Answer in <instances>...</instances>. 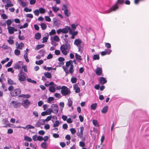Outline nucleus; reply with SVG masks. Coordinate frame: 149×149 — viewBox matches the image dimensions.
<instances>
[{
  "label": "nucleus",
  "mask_w": 149,
  "mask_h": 149,
  "mask_svg": "<svg viewBox=\"0 0 149 149\" xmlns=\"http://www.w3.org/2000/svg\"><path fill=\"white\" fill-rule=\"evenodd\" d=\"M38 53L39 54H41L42 57H43L45 55V51L43 49H41L39 51Z\"/></svg>",
  "instance_id": "nucleus-33"
},
{
  "label": "nucleus",
  "mask_w": 149,
  "mask_h": 149,
  "mask_svg": "<svg viewBox=\"0 0 149 149\" xmlns=\"http://www.w3.org/2000/svg\"><path fill=\"white\" fill-rule=\"evenodd\" d=\"M8 84L10 85H13L16 84L15 83L13 82V80L9 78H8Z\"/></svg>",
  "instance_id": "nucleus-34"
},
{
  "label": "nucleus",
  "mask_w": 149,
  "mask_h": 149,
  "mask_svg": "<svg viewBox=\"0 0 149 149\" xmlns=\"http://www.w3.org/2000/svg\"><path fill=\"white\" fill-rule=\"evenodd\" d=\"M21 90L19 88H15L10 91V94L12 97H15L19 95L21 93Z\"/></svg>",
  "instance_id": "nucleus-4"
},
{
  "label": "nucleus",
  "mask_w": 149,
  "mask_h": 149,
  "mask_svg": "<svg viewBox=\"0 0 149 149\" xmlns=\"http://www.w3.org/2000/svg\"><path fill=\"white\" fill-rule=\"evenodd\" d=\"M24 74H21L18 75V77H19L18 79L20 81H23L26 80V77Z\"/></svg>",
  "instance_id": "nucleus-12"
},
{
  "label": "nucleus",
  "mask_w": 149,
  "mask_h": 149,
  "mask_svg": "<svg viewBox=\"0 0 149 149\" xmlns=\"http://www.w3.org/2000/svg\"><path fill=\"white\" fill-rule=\"evenodd\" d=\"M93 123L95 126L98 127L99 126L98 121L94 119L93 120Z\"/></svg>",
  "instance_id": "nucleus-29"
},
{
  "label": "nucleus",
  "mask_w": 149,
  "mask_h": 149,
  "mask_svg": "<svg viewBox=\"0 0 149 149\" xmlns=\"http://www.w3.org/2000/svg\"><path fill=\"white\" fill-rule=\"evenodd\" d=\"M40 26L42 30H45L47 28L46 25L44 23H42L40 24Z\"/></svg>",
  "instance_id": "nucleus-40"
},
{
  "label": "nucleus",
  "mask_w": 149,
  "mask_h": 149,
  "mask_svg": "<svg viewBox=\"0 0 149 149\" xmlns=\"http://www.w3.org/2000/svg\"><path fill=\"white\" fill-rule=\"evenodd\" d=\"M62 94L65 96L70 93V91L66 86H63L62 87V89L61 91Z\"/></svg>",
  "instance_id": "nucleus-3"
},
{
  "label": "nucleus",
  "mask_w": 149,
  "mask_h": 149,
  "mask_svg": "<svg viewBox=\"0 0 149 149\" xmlns=\"http://www.w3.org/2000/svg\"><path fill=\"white\" fill-rule=\"evenodd\" d=\"M43 63V61L42 60H40L38 61H36L35 62V63L37 65H40Z\"/></svg>",
  "instance_id": "nucleus-47"
},
{
  "label": "nucleus",
  "mask_w": 149,
  "mask_h": 149,
  "mask_svg": "<svg viewBox=\"0 0 149 149\" xmlns=\"http://www.w3.org/2000/svg\"><path fill=\"white\" fill-rule=\"evenodd\" d=\"M51 107L52 108V109H53V113L56 114L58 113V106L56 104H52V105L51 106Z\"/></svg>",
  "instance_id": "nucleus-6"
},
{
  "label": "nucleus",
  "mask_w": 149,
  "mask_h": 149,
  "mask_svg": "<svg viewBox=\"0 0 149 149\" xmlns=\"http://www.w3.org/2000/svg\"><path fill=\"white\" fill-rule=\"evenodd\" d=\"M14 68L16 69H19L21 67L18 63H16L15 65Z\"/></svg>",
  "instance_id": "nucleus-50"
},
{
  "label": "nucleus",
  "mask_w": 149,
  "mask_h": 149,
  "mask_svg": "<svg viewBox=\"0 0 149 149\" xmlns=\"http://www.w3.org/2000/svg\"><path fill=\"white\" fill-rule=\"evenodd\" d=\"M18 38L20 40H23L25 39V37L23 36L18 35Z\"/></svg>",
  "instance_id": "nucleus-62"
},
{
  "label": "nucleus",
  "mask_w": 149,
  "mask_h": 149,
  "mask_svg": "<svg viewBox=\"0 0 149 149\" xmlns=\"http://www.w3.org/2000/svg\"><path fill=\"white\" fill-rule=\"evenodd\" d=\"M26 127H27V130L30 129H34V127L31 125H27L26 126Z\"/></svg>",
  "instance_id": "nucleus-53"
},
{
  "label": "nucleus",
  "mask_w": 149,
  "mask_h": 149,
  "mask_svg": "<svg viewBox=\"0 0 149 149\" xmlns=\"http://www.w3.org/2000/svg\"><path fill=\"white\" fill-rule=\"evenodd\" d=\"M39 10V12L41 14H44L46 12L45 9L43 8H40Z\"/></svg>",
  "instance_id": "nucleus-39"
},
{
  "label": "nucleus",
  "mask_w": 149,
  "mask_h": 149,
  "mask_svg": "<svg viewBox=\"0 0 149 149\" xmlns=\"http://www.w3.org/2000/svg\"><path fill=\"white\" fill-rule=\"evenodd\" d=\"M20 5H21L23 7L27 6V3L26 2H24L23 1H20Z\"/></svg>",
  "instance_id": "nucleus-54"
},
{
  "label": "nucleus",
  "mask_w": 149,
  "mask_h": 149,
  "mask_svg": "<svg viewBox=\"0 0 149 149\" xmlns=\"http://www.w3.org/2000/svg\"><path fill=\"white\" fill-rule=\"evenodd\" d=\"M100 83L102 84H104L107 83V80L105 78L103 77H100Z\"/></svg>",
  "instance_id": "nucleus-18"
},
{
  "label": "nucleus",
  "mask_w": 149,
  "mask_h": 149,
  "mask_svg": "<svg viewBox=\"0 0 149 149\" xmlns=\"http://www.w3.org/2000/svg\"><path fill=\"white\" fill-rule=\"evenodd\" d=\"M14 52L15 54L17 56L19 55L20 54V51L17 49L15 50Z\"/></svg>",
  "instance_id": "nucleus-46"
},
{
  "label": "nucleus",
  "mask_w": 149,
  "mask_h": 149,
  "mask_svg": "<svg viewBox=\"0 0 149 149\" xmlns=\"http://www.w3.org/2000/svg\"><path fill=\"white\" fill-rule=\"evenodd\" d=\"M52 117V115H50V116H48L45 119H44L45 120V121H48L51 119Z\"/></svg>",
  "instance_id": "nucleus-63"
},
{
  "label": "nucleus",
  "mask_w": 149,
  "mask_h": 149,
  "mask_svg": "<svg viewBox=\"0 0 149 149\" xmlns=\"http://www.w3.org/2000/svg\"><path fill=\"white\" fill-rule=\"evenodd\" d=\"M53 39L56 41H58L59 39V38L57 36H54Z\"/></svg>",
  "instance_id": "nucleus-64"
},
{
  "label": "nucleus",
  "mask_w": 149,
  "mask_h": 149,
  "mask_svg": "<svg viewBox=\"0 0 149 149\" xmlns=\"http://www.w3.org/2000/svg\"><path fill=\"white\" fill-rule=\"evenodd\" d=\"M13 28V27L11 26H9L7 28V29L8 30V32L10 34H13L14 33L13 29V28Z\"/></svg>",
  "instance_id": "nucleus-22"
},
{
  "label": "nucleus",
  "mask_w": 149,
  "mask_h": 149,
  "mask_svg": "<svg viewBox=\"0 0 149 149\" xmlns=\"http://www.w3.org/2000/svg\"><path fill=\"white\" fill-rule=\"evenodd\" d=\"M45 76L47 78H51L52 77V76L51 74L49 72H46L44 73Z\"/></svg>",
  "instance_id": "nucleus-35"
},
{
  "label": "nucleus",
  "mask_w": 149,
  "mask_h": 149,
  "mask_svg": "<svg viewBox=\"0 0 149 149\" xmlns=\"http://www.w3.org/2000/svg\"><path fill=\"white\" fill-rule=\"evenodd\" d=\"M108 106H104L103 108L101 111V112L103 113H106L108 111Z\"/></svg>",
  "instance_id": "nucleus-19"
},
{
  "label": "nucleus",
  "mask_w": 149,
  "mask_h": 149,
  "mask_svg": "<svg viewBox=\"0 0 149 149\" xmlns=\"http://www.w3.org/2000/svg\"><path fill=\"white\" fill-rule=\"evenodd\" d=\"M53 22L54 23V25L56 26H59L60 23L58 22H59V21H58L56 17H54L53 19Z\"/></svg>",
  "instance_id": "nucleus-15"
},
{
  "label": "nucleus",
  "mask_w": 149,
  "mask_h": 149,
  "mask_svg": "<svg viewBox=\"0 0 149 149\" xmlns=\"http://www.w3.org/2000/svg\"><path fill=\"white\" fill-rule=\"evenodd\" d=\"M74 44L78 48V51L81 53L83 50L84 43L79 39H76L74 41Z\"/></svg>",
  "instance_id": "nucleus-2"
},
{
  "label": "nucleus",
  "mask_w": 149,
  "mask_h": 149,
  "mask_svg": "<svg viewBox=\"0 0 149 149\" xmlns=\"http://www.w3.org/2000/svg\"><path fill=\"white\" fill-rule=\"evenodd\" d=\"M27 81L29 82L32 83L33 84H36V83L37 82L34 80H32L31 79L29 78L27 79Z\"/></svg>",
  "instance_id": "nucleus-44"
},
{
  "label": "nucleus",
  "mask_w": 149,
  "mask_h": 149,
  "mask_svg": "<svg viewBox=\"0 0 149 149\" xmlns=\"http://www.w3.org/2000/svg\"><path fill=\"white\" fill-rule=\"evenodd\" d=\"M54 98L53 97H49L47 100V102L48 103H50L51 102L54 100Z\"/></svg>",
  "instance_id": "nucleus-43"
},
{
  "label": "nucleus",
  "mask_w": 149,
  "mask_h": 149,
  "mask_svg": "<svg viewBox=\"0 0 149 149\" xmlns=\"http://www.w3.org/2000/svg\"><path fill=\"white\" fill-rule=\"evenodd\" d=\"M45 20L46 21L48 22H50L51 21V19L49 17V16H45Z\"/></svg>",
  "instance_id": "nucleus-60"
},
{
  "label": "nucleus",
  "mask_w": 149,
  "mask_h": 149,
  "mask_svg": "<svg viewBox=\"0 0 149 149\" xmlns=\"http://www.w3.org/2000/svg\"><path fill=\"white\" fill-rule=\"evenodd\" d=\"M19 97H22L24 98H29L30 97V95L29 94H26V95L22 94L19 95L18 96Z\"/></svg>",
  "instance_id": "nucleus-25"
},
{
  "label": "nucleus",
  "mask_w": 149,
  "mask_h": 149,
  "mask_svg": "<svg viewBox=\"0 0 149 149\" xmlns=\"http://www.w3.org/2000/svg\"><path fill=\"white\" fill-rule=\"evenodd\" d=\"M60 124L58 120H56L55 121V123H54L53 125V127H55L58 126Z\"/></svg>",
  "instance_id": "nucleus-42"
},
{
  "label": "nucleus",
  "mask_w": 149,
  "mask_h": 149,
  "mask_svg": "<svg viewBox=\"0 0 149 149\" xmlns=\"http://www.w3.org/2000/svg\"><path fill=\"white\" fill-rule=\"evenodd\" d=\"M35 38L36 40H39L41 38V35L40 33H36Z\"/></svg>",
  "instance_id": "nucleus-23"
},
{
  "label": "nucleus",
  "mask_w": 149,
  "mask_h": 149,
  "mask_svg": "<svg viewBox=\"0 0 149 149\" xmlns=\"http://www.w3.org/2000/svg\"><path fill=\"white\" fill-rule=\"evenodd\" d=\"M7 42L10 45H13L14 43V40L10 39L8 40Z\"/></svg>",
  "instance_id": "nucleus-56"
},
{
  "label": "nucleus",
  "mask_w": 149,
  "mask_h": 149,
  "mask_svg": "<svg viewBox=\"0 0 149 149\" xmlns=\"http://www.w3.org/2000/svg\"><path fill=\"white\" fill-rule=\"evenodd\" d=\"M80 132H77V134L79 137L81 138L83 137V132L84 130V127H83L81 126L80 127Z\"/></svg>",
  "instance_id": "nucleus-14"
},
{
  "label": "nucleus",
  "mask_w": 149,
  "mask_h": 149,
  "mask_svg": "<svg viewBox=\"0 0 149 149\" xmlns=\"http://www.w3.org/2000/svg\"><path fill=\"white\" fill-rule=\"evenodd\" d=\"M6 23L8 26H10L12 23V21L10 19H8L6 21Z\"/></svg>",
  "instance_id": "nucleus-59"
},
{
  "label": "nucleus",
  "mask_w": 149,
  "mask_h": 149,
  "mask_svg": "<svg viewBox=\"0 0 149 149\" xmlns=\"http://www.w3.org/2000/svg\"><path fill=\"white\" fill-rule=\"evenodd\" d=\"M62 30V33H66L68 32V31L69 32L71 30V29L70 26H65V28L61 29Z\"/></svg>",
  "instance_id": "nucleus-11"
},
{
  "label": "nucleus",
  "mask_w": 149,
  "mask_h": 149,
  "mask_svg": "<svg viewBox=\"0 0 149 149\" xmlns=\"http://www.w3.org/2000/svg\"><path fill=\"white\" fill-rule=\"evenodd\" d=\"M53 111L51 109H48L45 111L42 112L41 113V115L42 116H44L46 115H50Z\"/></svg>",
  "instance_id": "nucleus-8"
},
{
  "label": "nucleus",
  "mask_w": 149,
  "mask_h": 149,
  "mask_svg": "<svg viewBox=\"0 0 149 149\" xmlns=\"http://www.w3.org/2000/svg\"><path fill=\"white\" fill-rule=\"evenodd\" d=\"M93 58L94 60H99L100 57L98 54H95L93 56Z\"/></svg>",
  "instance_id": "nucleus-49"
},
{
  "label": "nucleus",
  "mask_w": 149,
  "mask_h": 149,
  "mask_svg": "<svg viewBox=\"0 0 149 149\" xmlns=\"http://www.w3.org/2000/svg\"><path fill=\"white\" fill-rule=\"evenodd\" d=\"M11 103L13 105V106L15 108H17L19 107L22 105V103L20 102L13 101Z\"/></svg>",
  "instance_id": "nucleus-9"
},
{
  "label": "nucleus",
  "mask_w": 149,
  "mask_h": 149,
  "mask_svg": "<svg viewBox=\"0 0 149 149\" xmlns=\"http://www.w3.org/2000/svg\"><path fill=\"white\" fill-rule=\"evenodd\" d=\"M72 63H73V61L71 60H70L66 62L65 66L66 67H68L70 66Z\"/></svg>",
  "instance_id": "nucleus-38"
},
{
  "label": "nucleus",
  "mask_w": 149,
  "mask_h": 149,
  "mask_svg": "<svg viewBox=\"0 0 149 149\" xmlns=\"http://www.w3.org/2000/svg\"><path fill=\"white\" fill-rule=\"evenodd\" d=\"M24 46V44L21 42L19 44L17 47H16V48L17 49H19L20 50H22Z\"/></svg>",
  "instance_id": "nucleus-21"
},
{
  "label": "nucleus",
  "mask_w": 149,
  "mask_h": 149,
  "mask_svg": "<svg viewBox=\"0 0 149 149\" xmlns=\"http://www.w3.org/2000/svg\"><path fill=\"white\" fill-rule=\"evenodd\" d=\"M28 53L27 52H26L24 54V58L25 59L26 61L28 63L29 62V59L28 58Z\"/></svg>",
  "instance_id": "nucleus-31"
},
{
  "label": "nucleus",
  "mask_w": 149,
  "mask_h": 149,
  "mask_svg": "<svg viewBox=\"0 0 149 149\" xmlns=\"http://www.w3.org/2000/svg\"><path fill=\"white\" fill-rule=\"evenodd\" d=\"M12 62L13 61L12 60L10 61L6 65V67H9L11 65Z\"/></svg>",
  "instance_id": "nucleus-58"
},
{
  "label": "nucleus",
  "mask_w": 149,
  "mask_h": 149,
  "mask_svg": "<svg viewBox=\"0 0 149 149\" xmlns=\"http://www.w3.org/2000/svg\"><path fill=\"white\" fill-rule=\"evenodd\" d=\"M62 10L64 11V14L66 16L68 17L70 15L71 13L68 11L67 6L65 5H63Z\"/></svg>",
  "instance_id": "nucleus-5"
},
{
  "label": "nucleus",
  "mask_w": 149,
  "mask_h": 149,
  "mask_svg": "<svg viewBox=\"0 0 149 149\" xmlns=\"http://www.w3.org/2000/svg\"><path fill=\"white\" fill-rule=\"evenodd\" d=\"M56 31L54 29H52L51 31L49 32V35L50 36H52L53 35H54L56 34Z\"/></svg>",
  "instance_id": "nucleus-52"
},
{
  "label": "nucleus",
  "mask_w": 149,
  "mask_h": 149,
  "mask_svg": "<svg viewBox=\"0 0 149 149\" xmlns=\"http://www.w3.org/2000/svg\"><path fill=\"white\" fill-rule=\"evenodd\" d=\"M49 38L48 34H47V35L46 36L42 38V43L46 42H47V40Z\"/></svg>",
  "instance_id": "nucleus-37"
},
{
  "label": "nucleus",
  "mask_w": 149,
  "mask_h": 149,
  "mask_svg": "<svg viewBox=\"0 0 149 149\" xmlns=\"http://www.w3.org/2000/svg\"><path fill=\"white\" fill-rule=\"evenodd\" d=\"M73 88L74 90H75V93H79L80 92V88L78 87V85L77 84H75V85L73 86Z\"/></svg>",
  "instance_id": "nucleus-17"
},
{
  "label": "nucleus",
  "mask_w": 149,
  "mask_h": 149,
  "mask_svg": "<svg viewBox=\"0 0 149 149\" xmlns=\"http://www.w3.org/2000/svg\"><path fill=\"white\" fill-rule=\"evenodd\" d=\"M24 10L26 12H31L32 11V9H29L27 7H25L24 9Z\"/></svg>",
  "instance_id": "nucleus-57"
},
{
  "label": "nucleus",
  "mask_w": 149,
  "mask_h": 149,
  "mask_svg": "<svg viewBox=\"0 0 149 149\" xmlns=\"http://www.w3.org/2000/svg\"><path fill=\"white\" fill-rule=\"evenodd\" d=\"M40 125H43L45 124V121L44 119H40L38 120Z\"/></svg>",
  "instance_id": "nucleus-41"
},
{
  "label": "nucleus",
  "mask_w": 149,
  "mask_h": 149,
  "mask_svg": "<svg viewBox=\"0 0 149 149\" xmlns=\"http://www.w3.org/2000/svg\"><path fill=\"white\" fill-rule=\"evenodd\" d=\"M24 140L29 142H31L32 141V139L30 137L27 136H24Z\"/></svg>",
  "instance_id": "nucleus-36"
},
{
  "label": "nucleus",
  "mask_w": 149,
  "mask_h": 149,
  "mask_svg": "<svg viewBox=\"0 0 149 149\" xmlns=\"http://www.w3.org/2000/svg\"><path fill=\"white\" fill-rule=\"evenodd\" d=\"M78 25L77 24L76 25H75V24H71V27L73 29V31H74V30L76 29V27Z\"/></svg>",
  "instance_id": "nucleus-55"
},
{
  "label": "nucleus",
  "mask_w": 149,
  "mask_h": 149,
  "mask_svg": "<svg viewBox=\"0 0 149 149\" xmlns=\"http://www.w3.org/2000/svg\"><path fill=\"white\" fill-rule=\"evenodd\" d=\"M124 3V0H117L116 3L109 10L105 11V13H109L112 11H115L119 8V7L118 6V4L122 5Z\"/></svg>",
  "instance_id": "nucleus-1"
},
{
  "label": "nucleus",
  "mask_w": 149,
  "mask_h": 149,
  "mask_svg": "<svg viewBox=\"0 0 149 149\" xmlns=\"http://www.w3.org/2000/svg\"><path fill=\"white\" fill-rule=\"evenodd\" d=\"M61 47L62 48H64L66 50L68 49L69 50L70 48V44H67V43H66L65 44H63L62 45Z\"/></svg>",
  "instance_id": "nucleus-16"
},
{
  "label": "nucleus",
  "mask_w": 149,
  "mask_h": 149,
  "mask_svg": "<svg viewBox=\"0 0 149 149\" xmlns=\"http://www.w3.org/2000/svg\"><path fill=\"white\" fill-rule=\"evenodd\" d=\"M102 68L97 67L95 70V72L96 74L98 76L101 75L102 74Z\"/></svg>",
  "instance_id": "nucleus-10"
},
{
  "label": "nucleus",
  "mask_w": 149,
  "mask_h": 149,
  "mask_svg": "<svg viewBox=\"0 0 149 149\" xmlns=\"http://www.w3.org/2000/svg\"><path fill=\"white\" fill-rule=\"evenodd\" d=\"M41 146L42 148L45 149L47 148V143L45 142H44L41 143Z\"/></svg>",
  "instance_id": "nucleus-28"
},
{
  "label": "nucleus",
  "mask_w": 149,
  "mask_h": 149,
  "mask_svg": "<svg viewBox=\"0 0 149 149\" xmlns=\"http://www.w3.org/2000/svg\"><path fill=\"white\" fill-rule=\"evenodd\" d=\"M70 34L72 35L71 38L72 39H74L75 37V36L77 35L78 33V32L77 31H73L71 29L70 31L69 32Z\"/></svg>",
  "instance_id": "nucleus-13"
},
{
  "label": "nucleus",
  "mask_w": 149,
  "mask_h": 149,
  "mask_svg": "<svg viewBox=\"0 0 149 149\" xmlns=\"http://www.w3.org/2000/svg\"><path fill=\"white\" fill-rule=\"evenodd\" d=\"M62 68L65 73V76H67L68 74L70 73V72H69L68 69L65 66H63Z\"/></svg>",
  "instance_id": "nucleus-26"
},
{
  "label": "nucleus",
  "mask_w": 149,
  "mask_h": 149,
  "mask_svg": "<svg viewBox=\"0 0 149 149\" xmlns=\"http://www.w3.org/2000/svg\"><path fill=\"white\" fill-rule=\"evenodd\" d=\"M97 104L96 103L92 104L91 106V109L95 110L97 107Z\"/></svg>",
  "instance_id": "nucleus-24"
},
{
  "label": "nucleus",
  "mask_w": 149,
  "mask_h": 149,
  "mask_svg": "<svg viewBox=\"0 0 149 149\" xmlns=\"http://www.w3.org/2000/svg\"><path fill=\"white\" fill-rule=\"evenodd\" d=\"M77 79L75 77H72L71 79V81L72 83H75L77 82Z\"/></svg>",
  "instance_id": "nucleus-48"
},
{
  "label": "nucleus",
  "mask_w": 149,
  "mask_h": 149,
  "mask_svg": "<svg viewBox=\"0 0 149 149\" xmlns=\"http://www.w3.org/2000/svg\"><path fill=\"white\" fill-rule=\"evenodd\" d=\"M60 49L63 54L66 55L67 54L68 52L66 51L67 50L65 49L64 48H62L61 47H60Z\"/></svg>",
  "instance_id": "nucleus-32"
},
{
  "label": "nucleus",
  "mask_w": 149,
  "mask_h": 149,
  "mask_svg": "<svg viewBox=\"0 0 149 149\" xmlns=\"http://www.w3.org/2000/svg\"><path fill=\"white\" fill-rule=\"evenodd\" d=\"M30 102L28 99H26L23 101V102L22 103V105L25 108L27 109L29 105L31 104Z\"/></svg>",
  "instance_id": "nucleus-7"
},
{
  "label": "nucleus",
  "mask_w": 149,
  "mask_h": 149,
  "mask_svg": "<svg viewBox=\"0 0 149 149\" xmlns=\"http://www.w3.org/2000/svg\"><path fill=\"white\" fill-rule=\"evenodd\" d=\"M75 57L76 60L78 61H80L82 60L81 56L77 53L75 54Z\"/></svg>",
  "instance_id": "nucleus-20"
},
{
  "label": "nucleus",
  "mask_w": 149,
  "mask_h": 149,
  "mask_svg": "<svg viewBox=\"0 0 149 149\" xmlns=\"http://www.w3.org/2000/svg\"><path fill=\"white\" fill-rule=\"evenodd\" d=\"M44 46L45 45L44 44L38 45L36 46L35 49V50H39L41 48L44 47Z\"/></svg>",
  "instance_id": "nucleus-30"
},
{
  "label": "nucleus",
  "mask_w": 149,
  "mask_h": 149,
  "mask_svg": "<svg viewBox=\"0 0 149 149\" xmlns=\"http://www.w3.org/2000/svg\"><path fill=\"white\" fill-rule=\"evenodd\" d=\"M72 103L73 102L70 99H68V107H71L72 104Z\"/></svg>",
  "instance_id": "nucleus-45"
},
{
  "label": "nucleus",
  "mask_w": 149,
  "mask_h": 149,
  "mask_svg": "<svg viewBox=\"0 0 149 149\" xmlns=\"http://www.w3.org/2000/svg\"><path fill=\"white\" fill-rule=\"evenodd\" d=\"M52 9L55 12H57L59 10V8H58L56 7L53 6L52 7Z\"/></svg>",
  "instance_id": "nucleus-51"
},
{
  "label": "nucleus",
  "mask_w": 149,
  "mask_h": 149,
  "mask_svg": "<svg viewBox=\"0 0 149 149\" xmlns=\"http://www.w3.org/2000/svg\"><path fill=\"white\" fill-rule=\"evenodd\" d=\"M70 131L72 134H74L76 132V130L74 128H72L70 129Z\"/></svg>",
  "instance_id": "nucleus-61"
},
{
  "label": "nucleus",
  "mask_w": 149,
  "mask_h": 149,
  "mask_svg": "<svg viewBox=\"0 0 149 149\" xmlns=\"http://www.w3.org/2000/svg\"><path fill=\"white\" fill-rule=\"evenodd\" d=\"M54 86H51L49 87V90L52 93H54L55 91V88Z\"/></svg>",
  "instance_id": "nucleus-27"
}]
</instances>
